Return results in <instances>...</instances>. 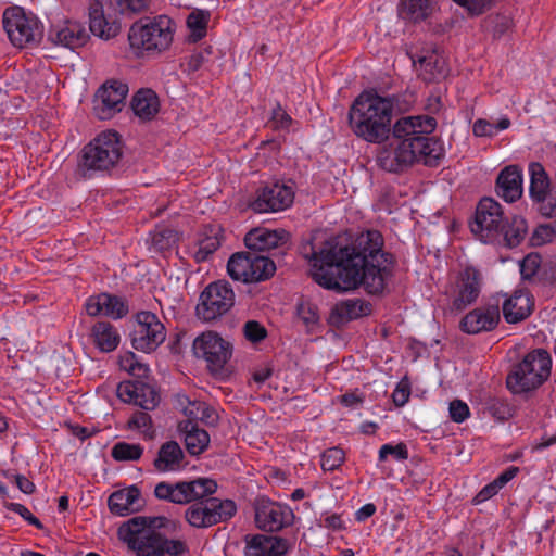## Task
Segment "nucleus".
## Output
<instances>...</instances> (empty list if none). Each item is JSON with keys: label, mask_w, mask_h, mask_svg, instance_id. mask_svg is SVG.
Returning a JSON list of instances; mask_svg holds the SVG:
<instances>
[{"label": "nucleus", "mask_w": 556, "mask_h": 556, "mask_svg": "<svg viewBox=\"0 0 556 556\" xmlns=\"http://www.w3.org/2000/svg\"><path fill=\"white\" fill-rule=\"evenodd\" d=\"M349 123L353 132L370 143L393 141L377 156L379 166L390 173H401L414 163L435 167L445 156L443 142L429 137L437 119L429 115L401 117L391 127V104L375 90L362 92L351 105Z\"/></svg>", "instance_id": "f257e3e1"}, {"label": "nucleus", "mask_w": 556, "mask_h": 556, "mask_svg": "<svg viewBox=\"0 0 556 556\" xmlns=\"http://www.w3.org/2000/svg\"><path fill=\"white\" fill-rule=\"evenodd\" d=\"M380 231L369 229L349 242L325 240L316 249L312 241L301 245L311 265V277L320 287L344 293L363 287L369 295H381L393 277L395 257L383 250Z\"/></svg>", "instance_id": "f03ea898"}, {"label": "nucleus", "mask_w": 556, "mask_h": 556, "mask_svg": "<svg viewBox=\"0 0 556 556\" xmlns=\"http://www.w3.org/2000/svg\"><path fill=\"white\" fill-rule=\"evenodd\" d=\"M217 482L210 478H197L175 483L162 481L154 488L160 501L188 505L184 519L193 529H208L230 520L237 513L232 500L215 497Z\"/></svg>", "instance_id": "7ed1b4c3"}, {"label": "nucleus", "mask_w": 556, "mask_h": 556, "mask_svg": "<svg viewBox=\"0 0 556 556\" xmlns=\"http://www.w3.org/2000/svg\"><path fill=\"white\" fill-rule=\"evenodd\" d=\"M123 156V143L114 130L99 134L78 153V170L84 178L110 173Z\"/></svg>", "instance_id": "20e7f679"}, {"label": "nucleus", "mask_w": 556, "mask_h": 556, "mask_svg": "<svg viewBox=\"0 0 556 556\" xmlns=\"http://www.w3.org/2000/svg\"><path fill=\"white\" fill-rule=\"evenodd\" d=\"M552 358L544 349H534L511 365L506 387L515 395H527L538 390L551 376Z\"/></svg>", "instance_id": "39448f33"}, {"label": "nucleus", "mask_w": 556, "mask_h": 556, "mask_svg": "<svg viewBox=\"0 0 556 556\" xmlns=\"http://www.w3.org/2000/svg\"><path fill=\"white\" fill-rule=\"evenodd\" d=\"M174 26L172 18L166 15L140 18L129 29V43L135 49L160 53L170 46Z\"/></svg>", "instance_id": "423d86ee"}, {"label": "nucleus", "mask_w": 556, "mask_h": 556, "mask_svg": "<svg viewBox=\"0 0 556 556\" xmlns=\"http://www.w3.org/2000/svg\"><path fill=\"white\" fill-rule=\"evenodd\" d=\"M169 528L172 531H175L178 528V523L165 516H136L119 526L117 535L132 551L137 546L147 544L148 538L153 535L161 536V529Z\"/></svg>", "instance_id": "0eeeda50"}, {"label": "nucleus", "mask_w": 556, "mask_h": 556, "mask_svg": "<svg viewBox=\"0 0 556 556\" xmlns=\"http://www.w3.org/2000/svg\"><path fill=\"white\" fill-rule=\"evenodd\" d=\"M233 304L235 292L231 285L226 280H217L201 292L195 316L204 323H212L228 313Z\"/></svg>", "instance_id": "6e6552de"}, {"label": "nucleus", "mask_w": 556, "mask_h": 556, "mask_svg": "<svg viewBox=\"0 0 556 556\" xmlns=\"http://www.w3.org/2000/svg\"><path fill=\"white\" fill-rule=\"evenodd\" d=\"M3 28L10 41L18 48L38 43L42 38V27L38 18L27 15L20 7L8 8L2 16Z\"/></svg>", "instance_id": "1a4fd4ad"}, {"label": "nucleus", "mask_w": 556, "mask_h": 556, "mask_svg": "<svg viewBox=\"0 0 556 556\" xmlns=\"http://www.w3.org/2000/svg\"><path fill=\"white\" fill-rule=\"evenodd\" d=\"M192 351L197 358L205 361L210 372L219 374L231 358L232 345L216 331L207 330L193 340Z\"/></svg>", "instance_id": "9d476101"}, {"label": "nucleus", "mask_w": 556, "mask_h": 556, "mask_svg": "<svg viewBox=\"0 0 556 556\" xmlns=\"http://www.w3.org/2000/svg\"><path fill=\"white\" fill-rule=\"evenodd\" d=\"M505 219L502 205L493 198L485 197L478 202L473 220L469 226L475 236L489 243L500 237Z\"/></svg>", "instance_id": "9b49d317"}, {"label": "nucleus", "mask_w": 556, "mask_h": 556, "mask_svg": "<svg viewBox=\"0 0 556 556\" xmlns=\"http://www.w3.org/2000/svg\"><path fill=\"white\" fill-rule=\"evenodd\" d=\"M119 5L121 0H93L89 5V31L103 40L116 37L122 29Z\"/></svg>", "instance_id": "f8f14e48"}, {"label": "nucleus", "mask_w": 556, "mask_h": 556, "mask_svg": "<svg viewBox=\"0 0 556 556\" xmlns=\"http://www.w3.org/2000/svg\"><path fill=\"white\" fill-rule=\"evenodd\" d=\"M130 337L134 349L150 353L165 341L166 330L154 313L142 311L136 315V325Z\"/></svg>", "instance_id": "ddd939ff"}, {"label": "nucleus", "mask_w": 556, "mask_h": 556, "mask_svg": "<svg viewBox=\"0 0 556 556\" xmlns=\"http://www.w3.org/2000/svg\"><path fill=\"white\" fill-rule=\"evenodd\" d=\"M255 525L265 532H278L293 525L295 515L286 504L266 497L257 498L254 505Z\"/></svg>", "instance_id": "4468645a"}, {"label": "nucleus", "mask_w": 556, "mask_h": 556, "mask_svg": "<svg viewBox=\"0 0 556 556\" xmlns=\"http://www.w3.org/2000/svg\"><path fill=\"white\" fill-rule=\"evenodd\" d=\"M127 93L128 85L121 80L112 79L103 84L96 94V105L93 109L97 117L105 121L121 112L125 105Z\"/></svg>", "instance_id": "2eb2a0df"}, {"label": "nucleus", "mask_w": 556, "mask_h": 556, "mask_svg": "<svg viewBox=\"0 0 556 556\" xmlns=\"http://www.w3.org/2000/svg\"><path fill=\"white\" fill-rule=\"evenodd\" d=\"M293 200L294 191L291 186L274 182L257 190L250 207L255 213L278 212L289 207Z\"/></svg>", "instance_id": "dca6fc26"}, {"label": "nucleus", "mask_w": 556, "mask_h": 556, "mask_svg": "<svg viewBox=\"0 0 556 556\" xmlns=\"http://www.w3.org/2000/svg\"><path fill=\"white\" fill-rule=\"evenodd\" d=\"M116 393L124 403H132L144 410L155 409L161 401L156 387L139 379L119 382Z\"/></svg>", "instance_id": "f3484780"}, {"label": "nucleus", "mask_w": 556, "mask_h": 556, "mask_svg": "<svg viewBox=\"0 0 556 556\" xmlns=\"http://www.w3.org/2000/svg\"><path fill=\"white\" fill-rule=\"evenodd\" d=\"M482 286L481 273L472 266L465 267L459 271L452 301V309L462 312L476 303Z\"/></svg>", "instance_id": "a211bd4d"}, {"label": "nucleus", "mask_w": 556, "mask_h": 556, "mask_svg": "<svg viewBox=\"0 0 556 556\" xmlns=\"http://www.w3.org/2000/svg\"><path fill=\"white\" fill-rule=\"evenodd\" d=\"M500 301L488 303L469 312L460 320V329L469 334L492 331L500 323Z\"/></svg>", "instance_id": "6ab92c4d"}, {"label": "nucleus", "mask_w": 556, "mask_h": 556, "mask_svg": "<svg viewBox=\"0 0 556 556\" xmlns=\"http://www.w3.org/2000/svg\"><path fill=\"white\" fill-rule=\"evenodd\" d=\"M244 556H285L291 548V542L278 535L245 534Z\"/></svg>", "instance_id": "aec40b11"}, {"label": "nucleus", "mask_w": 556, "mask_h": 556, "mask_svg": "<svg viewBox=\"0 0 556 556\" xmlns=\"http://www.w3.org/2000/svg\"><path fill=\"white\" fill-rule=\"evenodd\" d=\"M291 235L289 231L279 229L254 228L244 237L245 247L255 253L269 251L277 248H288Z\"/></svg>", "instance_id": "412c9836"}, {"label": "nucleus", "mask_w": 556, "mask_h": 556, "mask_svg": "<svg viewBox=\"0 0 556 556\" xmlns=\"http://www.w3.org/2000/svg\"><path fill=\"white\" fill-rule=\"evenodd\" d=\"M85 308L91 317L104 315L113 319H121L129 312L126 299L106 292L89 296L85 303Z\"/></svg>", "instance_id": "4be33fe9"}, {"label": "nucleus", "mask_w": 556, "mask_h": 556, "mask_svg": "<svg viewBox=\"0 0 556 556\" xmlns=\"http://www.w3.org/2000/svg\"><path fill=\"white\" fill-rule=\"evenodd\" d=\"M48 37L54 45L75 50L85 46L90 35L84 24L77 21L66 20L60 25L52 26Z\"/></svg>", "instance_id": "5701e85b"}, {"label": "nucleus", "mask_w": 556, "mask_h": 556, "mask_svg": "<svg viewBox=\"0 0 556 556\" xmlns=\"http://www.w3.org/2000/svg\"><path fill=\"white\" fill-rule=\"evenodd\" d=\"M189 546L180 539H168L166 535L150 536L147 544L132 549L136 556H184L189 554Z\"/></svg>", "instance_id": "b1692460"}, {"label": "nucleus", "mask_w": 556, "mask_h": 556, "mask_svg": "<svg viewBox=\"0 0 556 556\" xmlns=\"http://www.w3.org/2000/svg\"><path fill=\"white\" fill-rule=\"evenodd\" d=\"M140 489L136 485L114 491L108 498V506L113 515L128 516L140 511L144 506Z\"/></svg>", "instance_id": "393cba45"}, {"label": "nucleus", "mask_w": 556, "mask_h": 556, "mask_svg": "<svg viewBox=\"0 0 556 556\" xmlns=\"http://www.w3.org/2000/svg\"><path fill=\"white\" fill-rule=\"evenodd\" d=\"M371 313V304L362 299H349L336 303L329 314L328 323L333 327L367 316Z\"/></svg>", "instance_id": "a878e982"}, {"label": "nucleus", "mask_w": 556, "mask_h": 556, "mask_svg": "<svg viewBox=\"0 0 556 556\" xmlns=\"http://www.w3.org/2000/svg\"><path fill=\"white\" fill-rule=\"evenodd\" d=\"M496 194L508 203H514L522 195V172L517 165L503 168L495 185Z\"/></svg>", "instance_id": "bb28decb"}, {"label": "nucleus", "mask_w": 556, "mask_h": 556, "mask_svg": "<svg viewBox=\"0 0 556 556\" xmlns=\"http://www.w3.org/2000/svg\"><path fill=\"white\" fill-rule=\"evenodd\" d=\"M178 430L184 434L186 450L191 456H199L208 447L211 441L208 432L193 420L180 421Z\"/></svg>", "instance_id": "cd10ccee"}, {"label": "nucleus", "mask_w": 556, "mask_h": 556, "mask_svg": "<svg viewBox=\"0 0 556 556\" xmlns=\"http://www.w3.org/2000/svg\"><path fill=\"white\" fill-rule=\"evenodd\" d=\"M184 458L180 445L176 441H167L161 445L153 465L160 472L174 471L182 467Z\"/></svg>", "instance_id": "c85d7f7f"}, {"label": "nucleus", "mask_w": 556, "mask_h": 556, "mask_svg": "<svg viewBox=\"0 0 556 556\" xmlns=\"http://www.w3.org/2000/svg\"><path fill=\"white\" fill-rule=\"evenodd\" d=\"M93 344L102 353H110L116 350L121 342L117 328L109 321H97L91 328Z\"/></svg>", "instance_id": "c756f323"}, {"label": "nucleus", "mask_w": 556, "mask_h": 556, "mask_svg": "<svg viewBox=\"0 0 556 556\" xmlns=\"http://www.w3.org/2000/svg\"><path fill=\"white\" fill-rule=\"evenodd\" d=\"M531 299L522 292H515L503 304V316L508 324H517L528 318L532 312Z\"/></svg>", "instance_id": "7c9ffc66"}, {"label": "nucleus", "mask_w": 556, "mask_h": 556, "mask_svg": "<svg viewBox=\"0 0 556 556\" xmlns=\"http://www.w3.org/2000/svg\"><path fill=\"white\" fill-rule=\"evenodd\" d=\"M530 175V198L535 203H543L547 198V193L552 188L547 173L545 172L542 164L532 162L529 165Z\"/></svg>", "instance_id": "2f4dec72"}, {"label": "nucleus", "mask_w": 556, "mask_h": 556, "mask_svg": "<svg viewBox=\"0 0 556 556\" xmlns=\"http://www.w3.org/2000/svg\"><path fill=\"white\" fill-rule=\"evenodd\" d=\"M131 109L139 118L150 121L159 112L160 102L156 93L151 89H140L131 100Z\"/></svg>", "instance_id": "473e14b6"}, {"label": "nucleus", "mask_w": 556, "mask_h": 556, "mask_svg": "<svg viewBox=\"0 0 556 556\" xmlns=\"http://www.w3.org/2000/svg\"><path fill=\"white\" fill-rule=\"evenodd\" d=\"M418 62L421 68L420 76L428 84L439 81L447 76L444 60L434 53L419 58Z\"/></svg>", "instance_id": "72a5a7b5"}, {"label": "nucleus", "mask_w": 556, "mask_h": 556, "mask_svg": "<svg viewBox=\"0 0 556 556\" xmlns=\"http://www.w3.org/2000/svg\"><path fill=\"white\" fill-rule=\"evenodd\" d=\"M249 283L265 281L274 276L276 265L271 258L251 251Z\"/></svg>", "instance_id": "f704fd0d"}, {"label": "nucleus", "mask_w": 556, "mask_h": 556, "mask_svg": "<svg viewBox=\"0 0 556 556\" xmlns=\"http://www.w3.org/2000/svg\"><path fill=\"white\" fill-rule=\"evenodd\" d=\"M251 251L237 252L230 256L227 263V273L232 280L249 283L251 269Z\"/></svg>", "instance_id": "c9c22d12"}, {"label": "nucleus", "mask_w": 556, "mask_h": 556, "mask_svg": "<svg viewBox=\"0 0 556 556\" xmlns=\"http://www.w3.org/2000/svg\"><path fill=\"white\" fill-rule=\"evenodd\" d=\"M399 12L409 21H424L431 13V3L430 0H401Z\"/></svg>", "instance_id": "e433bc0d"}, {"label": "nucleus", "mask_w": 556, "mask_h": 556, "mask_svg": "<svg viewBox=\"0 0 556 556\" xmlns=\"http://www.w3.org/2000/svg\"><path fill=\"white\" fill-rule=\"evenodd\" d=\"M150 239L151 248L154 249L155 252L163 253L176 245L179 240V235L172 228L157 226L150 232Z\"/></svg>", "instance_id": "4c0bfd02"}, {"label": "nucleus", "mask_w": 556, "mask_h": 556, "mask_svg": "<svg viewBox=\"0 0 556 556\" xmlns=\"http://www.w3.org/2000/svg\"><path fill=\"white\" fill-rule=\"evenodd\" d=\"M526 233V220L519 216H515L510 224L507 218L505 219L503 230H501L500 236H503L507 247L515 248L521 243Z\"/></svg>", "instance_id": "58836bf2"}, {"label": "nucleus", "mask_w": 556, "mask_h": 556, "mask_svg": "<svg viewBox=\"0 0 556 556\" xmlns=\"http://www.w3.org/2000/svg\"><path fill=\"white\" fill-rule=\"evenodd\" d=\"M185 415L191 419L201 420L206 426H216L218 424V414L205 402L194 401L191 407H185Z\"/></svg>", "instance_id": "ea45409f"}, {"label": "nucleus", "mask_w": 556, "mask_h": 556, "mask_svg": "<svg viewBox=\"0 0 556 556\" xmlns=\"http://www.w3.org/2000/svg\"><path fill=\"white\" fill-rule=\"evenodd\" d=\"M210 13L204 10H194L187 17V26L190 29L189 39L192 42L201 40L206 35Z\"/></svg>", "instance_id": "a19ab883"}, {"label": "nucleus", "mask_w": 556, "mask_h": 556, "mask_svg": "<svg viewBox=\"0 0 556 556\" xmlns=\"http://www.w3.org/2000/svg\"><path fill=\"white\" fill-rule=\"evenodd\" d=\"M510 124L508 117H502L496 124L478 118L472 125V132L476 137H493L497 131L509 128Z\"/></svg>", "instance_id": "79ce46f5"}, {"label": "nucleus", "mask_w": 556, "mask_h": 556, "mask_svg": "<svg viewBox=\"0 0 556 556\" xmlns=\"http://www.w3.org/2000/svg\"><path fill=\"white\" fill-rule=\"evenodd\" d=\"M143 453L140 444L117 442L111 450L112 457L117 462L138 460Z\"/></svg>", "instance_id": "37998d69"}, {"label": "nucleus", "mask_w": 556, "mask_h": 556, "mask_svg": "<svg viewBox=\"0 0 556 556\" xmlns=\"http://www.w3.org/2000/svg\"><path fill=\"white\" fill-rule=\"evenodd\" d=\"M542 257L538 253H529L520 262V274L523 280H532L542 271Z\"/></svg>", "instance_id": "c03bdc74"}, {"label": "nucleus", "mask_w": 556, "mask_h": 556, "mask_svg": "<svg viewBox=\"0 0 556 556\" xmlns=\"http://www.w3.org/2000/svg\"><path fill=\"white\" fill-rule=\"evenodd\" d=\"M345 454L341 447H331L321 454V468L325 471L338 469L344 462Z\"/></svg>", "instance_id": "a18cd8bd"}, {"label": "nucleus", "mask_w": 556, "mask_h": 556, "mask_svg": "<svg viewBox=\"0 0 556 556\" xmlns=\"http://www.w3.org/2000/svg\"><path fill=\"white\" fill-rule=\"evenodd\" d=\"M219 247L220 241L217 236H208L200 240L199 248L193 255L195 262H205Z\"/></svg>", "instance_id": "49530a36"}, {"label": "nucleus", "mask_w": 556, "mask_h": 556, "mask_svg": "<svg viewBox=\"0 0 556 556\" xmlns=\"http://www.w3.org/2000/svg\"><path fill=\"white\" fill-rule=\"evenodd\" d=\"M383 99L388 100L391 104V116L394 112L403 113L408 111L412 104L415 102L413 93L393 94L383 97Z\"/></svg>", "instance_id": "de8ad7c7"}, {"label": "nucleus", "mask_w": 556, "mask_h": 556, "mask_svg": "<svg viewBox=\"0 0 556 556\" xmlns=\"http://www.w3.org/2000/svg\"><path fill=\"white\" fill-rule=\"evenodd\" d=\"M243 334L248 341L258 343L267 337V330L257 320H248L243 326Z\"/></svg>", "instance_id": "09e8293b"}, {"label": "nucleus", "mask_w": 556, "mask_h": 556, "mask_svg": "<svg viewBox=\"0 0 556 556\" xmlns=\"http://www.w3.org/2000/svg\"><path fill=\"white\" fill-rule=\"evenodd\" d=\"M391 455L397 460H405L408 458V450L404 443L396 445L384 444L379 450V460L384 462Z\"/></svg>", "instance_id": "8fccbe9b"}, {"label": "nucleus", "mask_w": 556, "mask_h": 556, "mask_svg": "<svg viewBox=\"0 0 556 556\" xmlns=\"http://www.w3.org/2000/svg\"><path fill=\"white\" fill-rule=\"evenodd\" d=\"M4 507L13 513L18 514L24 520L37 529H43L42 522L36 516H34L30 510L23 504L11 502L5 503Z\"/></svg>", "instance_id": "3c124183"}, {"label": "nucleus", "mask_w": 556, "mask_h": 556, "mask_svg": "<svg viewBox=\"0 0 556 556\" xmlns=\"http://www.w3.org/2000/svg\"><path fill=\"white\" fill-rule=\"evenodd\" d=\"M448 413L450 418L457 424L465 421L470 415L468 405L458 399L450 403Z\"/></svg>", "instance_id": "603ef678"}, {"label": "nucleus", "mask_w": 556, "mask_h": 556, "mask_svg": "<svg viewBox=\"0 0 556 556\" xmlns=\"http://www.w3.org/2000/svg\"><path fill=\"white\" fill-rule=\"evenodd\" d=\"M454 2L467 9L471 15H480L491 7V0H454Z\"/></svg>", "instance_id": "864d4df0"}, {"label": "nucleus", "mask_w": 556, "mask_h": 556, "mask_svg": "<svg viewBox=\"0 0 556 556\" xmlns=\"http://www.w3.org/2000/svg\"><path fill=\"white\" fill-rule=\"evenodd\" d=\"M409 395V382L407 380H401L392 393L393 403L395 404V406L402 407L408 402Z\"/></svg>", "instance_id": "5fc2aeb1"}, {"label": "nucleus", "mask_w": 556, "mask_h": 556, "mask_svg": "<svg viewBox=\"0 0 556 556\" xmlns=\"http://www.w3.org/2000/svg\"><path fill=\"white\" fill-rule=\"evenodd\" d=\"M540 213L545 217L556 216V181L552 185L545 202L540 203Z\"/></svg>", "instance_id": "6e6d98bb"}, {"label": "nucleus", "mask_w": 556, "mask_h": 556, "mask_svg": "<svg viewBox=\"0 0 556 556\" xmlns=\"http://www.w3.org/2000/svg\"><path fill=\"white\" fill-rule=\"evenodd\" d=\"M492 24L494 38H501L511 28L513 21L509 16L496 15L492 18Z\"/></svg>", "instance_id": "4d7b16f0"}, {"label": "nucleus", "mask_w": 556, "mask_h": 556, "mask_svg": "<svg viewBox=\"0 0 556 556\" xmlns=\"http://www.w3.org/2000/svg\"><path fill=\"white\" fill-rule=\"evenodd\" d=\"M271 121L276 127L280 128H288L292 123L291 116L282 109L279 102L273 109Z\"/></svg>", "instance_id": "13d9d810"}, {"label": "nucleus", "mask_w": 556, "mask_h": 556, "mask_svg": "<svg viewBox=\"0 0 556 556\" xmlns=\"http://www.w3.org/2000/svg\"><path fill=\"white\" fill-rule=\"evenodd\" d=\"M128 427L131 429H150L152 427V418L146 412H137L129 419Z\"/></svg>", "instance_id": "bf43d9fd"}, {"label": "nucleus", "mask_w": 556, "mask_h": 556, "mask_svg": "<svg viewBox=\"0 0 556 556\" xmlns=\"http://www.w3.org/2000/svg\"><path fill=\"white\" fill-rule=\"evenodd\" d=\"M4 476L7 478H13L16 486L25 494L29 495L33 494L36 490V486L34 482H31L28 478H26L23 475L16 473H10L8 471L4 472Z\"/></svg>", "instance_id": "052dcab7"}, {"label": "nucleus", "mask_w": 556, "mask_h": 556, "mask_svg": "<svg viewBox=\"0 0 556 556\" xmlns=\"http://www.w3.org/2000/svg\"><path fill=\"white\" fill-rule=\"evenodd\" d=\"M148 4L149 0H121L119 9H122V14H125L127 11L139 13L146 10Z\"/></svg>", "instance_id": "680f3d73"}, {"label": "nucleus", "mask_w": 556, "mask_h": 556, "mask_svg": "<svg viewBox=\"0 0 556 556\" xmlns=\"http://www.w3.org/2000/svg\"><path fill=\"white\" fill-rule=\"evenodd\" d=\"M489 410L491 414L501 420H505L510 416V407L508 404L501 402L498 400H494L490 406Z\"/></svg>", "instance_id": "e2e57ef3"}, {"label": "nucleus", "mask_w": 556, "mask_h": 556, "mask_svg": "<svg viewBox=\"0 0 556 556\" xmlns=\"http://www.w3.org/2000/svg\"><path fill=\"white\" fill-rule=\"evenodd\" d=\"M500 492L498 486L494 483V481L490 482L485 486H483L478 494L473 497V504L483 503Z\"/></svg>", "instance_id": "0e129e2a"}, {"label": "nucleus", "mask_w": 556, "mask_h": 556, "mask_svg": "<svg viewBox=\"0 0 556 556\" xmlns=\"http://www.w3.org/2000/svg\"><path fill=\"white\" fill-rule=\"evenodd\" d=\"M519 467L510 466L501 475H498L493 481L498 486V489L502 490L510 480H513L519 473Z\"/></svg>", "instance_id": "69168bd1"}, {"label": "nucleus", "mask_w": 556, "mask_h": 556, "mask_svg": "<svg viewBox=\"0 0 556 556\" xmlns=\"http://www.w3.org/2000/svg\"><path fill=\"white\" fill-rule=\"evenodd\" d=\"M541 280L548 285H556V260L543 264Z\"/></svg>", "instance_id": "338daca9"}, {"label": "nucleus", "mask_w": 556, "mask_h": 556, "mask_svg": "<svg viewBox=\"0 0 556 556\" xmlns=\"http://www.w3.org/2000/svg\"><path fill=\"white\" fill-rule=\"evenodd\" d=\"M205 56H204V53L202 51H198V52H194L192 53L189 58H188V61H187V71L189 73H194L197 71H199L203 63L205 62Z\"/></svg>", "instance_id": "774afa93"}]
</instances>
